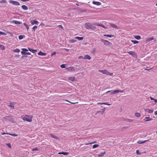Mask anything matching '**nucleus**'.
Instances as JSON below:
<instances>
[{
  "mask_svg": "<svg viewBox=\"0 0 157 157\" xmlns=\"http://www.w3.org/2000/svg\"><path fill=\"white\" fill-rule=\"evenodd\" d=\"M85 27L87 29H91L94 30L96 29V27L93 26L91 23L88 22H86L84 24Z\"/></svg>",
  "mask_w": 157,
  "mask_h": 157,
  "instance_id": "nucleus-1",
  "label": "nucleus"
},
{
  "mask_svg": "<svg viewBox=\"0 0 157 157\" xmlns=\"http://www.w3.org/2000/svg\"><path fill=\"white\" fill-rule=\"evenodd\" d=\"M33 116L26 115L25 117L22 118L23 120L24 121H26L28 122H31L32 121Z\"/></svg>",
  "mask_w": 157,
  "mask_h": 157,
  "instance_id": "nucleus-2",
  "label": "nucleus"
},
{
  "mask_svg": "<svg viewBox=\"0 0 157 157\" xmlns=\"http://www.w3.org/2000/svg\"><path fill=\"white\" fill-rule=\"evenodd\" d=\"M101 41L102 43H104V44L106 45L110 46L112 44L111 42L107 40H104V39H101Z\"/></svg>",
  "mask_w": 157,
  "mask_h": 157,
  "instance_id": "nucleus-3",
  "label": "nucleus"
},
{
  "mask_svg": "<svg viewBox=\"0 0 157 157\" xmlns=\"http://www.w3.org/2000/svg\"><path fill=\"white\" fill-rule=\"evenodd\" d=\"M3 119L6 121H13V117L12 116H7L4 117Z\"/></svg>",
  "mask_w": 157,
  "mask_h": 157,
  "instance_id": "nucleus-4",
  "label": "nucleus"
},
{
  "mask_svg": "<svg viewBox=\"0 0 157 157\" xmlns=\"http://www.w3.org/2000/svg\"><path fill=\"white\" fill-rule=\"evenodd\" d=\"M9 2L10 3L13 4L14 5L19 6L20 5V3L17 1L10 0Z\"/></svg>",
  "mask_w": 157,
  "mask_h": 157,
  "instance_id": "nucleus-5",
  "label": "nucleus"
},
{
  "mask_svg": "<svg viewBox=\"0 0 157 157\" xmlns=\"http://www.w3.org/2000/svg\"><path fill=\"white\" fill-rule=\"evenodd\" d=\"M66 69L69 71H75V68L73 67H69L67 68Z\"/></svg>",
  "mask_w": 157,
  "mask_h": 157,
  "instance_id": "nucleus-6",
  "label": "nucleus"
},
{
  "mask_svg": "<svg viewBox=\"0 0 157 157\" xmlns=\"http://www.w3.org/2000/svg\"><path fill=\"white\" fill-rule=\"evenodd\" d=\"M144 109L146 112H147L148 113H151L153 112V110H151L150 109H145L144 108Z\"/></svg>",
  "mask_w": 157,
  "mask_h": 157,
  "instance_id": "nucleus-7",
  "label": "nucleus"
},
{
  "mask_svg": "<svg viewBox=\"0 0 157 157\" xmlns=\"http://www.w3.org/2000/svg\"><path fill=\"white\" fill-rule=\"evenodd\" d=\"M128 53L131 55H132L134 57H135V56H136V54L135 52L134 51H130L128 52Z\"/></svg>",
  "mask_w": 157,
  "mask_h": 157,
  "instance_id": "nucleus-8",
  "label": "nucleus"
},
{
  "mask_svg": "<svg viewBox=\"0 0 157 157\" xmlns=\"http://www.w3.org/2000/svg\"><path fill=\"white\" fill-rule=\"evenodd\" d=\"M149 140H144V141L139 140L137 141V143L139 144H143L145 143L147 141H148Z\"/></svg>",
  "mask_w": 157,
  "mask_h": 157,
  "instance_id": "nucleus-9",
  "label": "nucleus"
},
{
  "mask_svg": "<svg viewBox=\"0 0 157 157\" xmlns=\"http://www.w3.org/2000/svg\"><path fill=\"white\" fill-rule=\"evenodd\" d=\"M152 118H150L149 117H146L144 119V121H145V122H147V121H151V120H152Z\"/></svg>",
  "mask_w": 157,
  "mask_h": 157,
  "instance_id": "nucleus-10",
  "label": "nucleus"
},
{
  "mask_svg": "<svg viewBox=\"0 0 157 157\" xmlns=\"http://www.w3.org/2000/svg\"><path fill=\"white\" fill-rule=\"evenodd\" d=\"M92 3L94 4L97 6H99L101 5V3L98 2H96L95 1H93Z\"/></svg>",
  "mask_w": 157,
  "mask_h": 157,
  "instance_id": "nucleus-11",
  "label": "nucleus"
},
{
  "mask_svg": "<svg viewBox=\"0 0 157 157\" xmlns=\"http://www.w3.org/2000/svg\"><path fill=\"white\" fill-rule=\"evenodd\" d=\"M110 25L113 28H114L115 29H118V26L116 25L113 24H110Z\"/></svg>",
  "mask_w": 157,
  "mask_h": 157,
  "instance_id": "nucleus-12",
  "label": "nucleus"
},
{
  "mask_svg": "<svg viewBox=\"0 0 157 157\" xmlns=\"http://www.w3.org/2000/svg\"><path fill=\"white\" fill-rule=\"evenodd\" d=\"M12 22L13 23H14L16 25L20 24L22 23V22H20V21L16 20H13Z\"/></svg>",
  "mask_w": 157,
  "mask_h": 157,
  "instance_id": "nucleus-13",
  "label": "nucleus"
},
{
  "mask_svg": "<svg viewBox=\"0 0 157 157\" xmlns=\"http://www.w3.org/2000/svg\"><path fill=\"white\" fill-rule=\"evenodd\" d=\"M84 59H85L90 60L91 59V57L88 55H86L85 56Z\"/></svg>",
  "mask_w": 157,
  "mask_h": 157,
  "instance_id": "nucleus-14",
  "label": "nucleus"
},
{
  "mask_svg": "<svg viewBox=\"0 0 157 157\" xmlns=\"http://www.w3.org/2000/svg\"><path fill=\"white\" fill-rule=\"evenodd\" d=\"M14 104H15L14 102L10 103V105H8V106L9 107H11L12 109H14Z\"/></svg>",
  "mask_w": 157,
  "mask_h": 157,
  "instance_id": "nucleus-15",
  "label": "nucleus"
},
{
  "mask_svg": "<svg viewBox=\"0 0 157 157\" xmlns=\"http://www.w3.org/2000/svg\"><path fill=\"white\" fill-rule=\"evenodd\" d=\"M28 49L29 51L33 52V53H35L36 52H37V50L36 49H33L29 48H28Z\"/></svg>",
  "mask_w": 157,
  "mask_h": 157,
  "instance_id": "nucleus-16",
  "label": "nucleus"
},
{
  "mask_svg": "<svg viewBox=\"0 0 157 157\" xmlns=\"http://www.w3.org/2000/svg\"><path fill=\"white\" fill-rule=\"evenodd\" d=\"M154 39V38L153 37H151L149 38H148L147 39H146V42L147 43L150 41H151L152 40H153Z\"/></svg>",
  "mask_w": 157,
  "mask_h": 157,
  "instance_id": "nucleus-17",
  "label": "nucleus"
},
{
  "mask_svg": "<svg viewBox=\"0 0 157 157\" xmlns=\"http://www.w3.org/2000/svg\"><path fill=\"white\" fill-rule=\"evenodd\" d=\"M31 22L32 24L33 25L35 24H37L38 23V22L37 21L32 20L31 21Z\"/></svg>",
  "mask_w": 157,
  "mask_h": 157,
  "instance_id": "nucleus-18",
  "label": "nucleus"
},
{
  "mask_svg": "<svg viewBox=\"0 0 157 157\" xmlns=\"http://www.w3.org/2000/svg\"><path fill=\"white\" fill-rule=\"evenodd\" d=\"M105 108L104 107V109H101L103 110L102 111H97L95 115H96L97 114L99 113H101V114H102L104 112V111H105Z\"/></svg>",
  "mask_w": 157,
  "mask_h": 157,
  "instance_id": "nucleus-19",
  "label": "nucleus"
},
{
  "mask_svg": "<svg viewBox=\"0 0 157 157\" xmlns=\"http://www.w3.org/2000/svg\"><path fill=\"white\" fill-rule=\"evenodd\" d=\"M84 38L83 37L77 36L75 38V39H77L79 40H83Z\"/></svg>",
  "mask_w": 157,
  "mask_h": 157,
  "instance_id": "nucleus-20",
  "label": "nucleus"
},
{
  "mask_svg": "<svg viewBox=\"0 0 157 157\" xmlns=\"http://www.w3.org/2000/svg\"><path fill=\"white\" fill-rule=\"evenodd\" d=\"M124 121L127 122H132L133 121V120L131 119H124Z\"/></svg>",
  "mask_w": 157,
  "mask_h": 157,
  "instance_id": "nucleus-21",
  "label": "nucleus"
},
{
  "mask_svg": "<svg viewBox=\"0 0 157 157\" xmlns=\"http://www.w3.org/2000/svg\"><path fill=\"white\" fill-rule=\"evenodd\" d=\"M50 135L52 137L55 139H56V140H57L58 139V138L56 136L54 135L53 134H50Z\"/></svg>",
  "mask_w": 157,
  "mask_h": 157,
  "instance_id": "nucleus-22",
  "label": "nucleus"
},
{
  "mask_svg": "<svg viewBox=\"0 0 157 157\" xmlns=\"http://www.w3.org/2000/svg\"><path fill=\"white\" fill-rule=\"evenodd\" d=\"M38 54L39 55L41 56H45L46 55V53H44L42 52L41 51H40L38 53Z\"/></svg>",
  "mask_w": 157,
  "mask_h": 157,
  "instance_id": "nucleus-23",
  "label": "nucleus"
},
{
  "mask_svg": "<svg viewBox=\"0 0 157 157\" xmlns=\"http://www.w3.org/2000/svg\"><path fill=\"white\" fill-rule=\"evenodd\" d=\"M22 8L24 10H27L28 9V7L25 5H23L21 6Z\"/></svg>",
  "mask_w": 157,
  "mask_h": 157,
  "instance_id": "nucleus-24",
  "label": "nucleus"
},
{
  "mask_svg": "<svg viewBox=\"0 0 157 157\" xmlns=\"http://www.w3.org/2000/svg\"><path fill=\"white\" fill-rule=\"evenodd\" d=\"M119 93V90H114L113 92L111 93L110 94H115L116 93Z\"/></svg>",
  "mask_w": 157,
  "mask_h": 157,
  "instance_id": "nucleus-25",
  "label": "nucleus"
},
{
  "mask_svg": "<svg viewBox=\"0 0 157 157\" xmlns=\"http://www.w3.org/2000/svg\"><path fill=\"white\" fill-rule=\"evenodd\" d=\"M104 36H107V37H109L110 38H112L113 37H114V35H111V34H107V35L105 34L104 35Z\"/></svg>",
  "mask_w": 157,
  "mask_h": 157,
  "instance_id": "nucleus-26",
  "label": "nucleus"
},
{
  "mask_svg": "<svg viewBox=\"0 0 157 157\" xmlns=\"http://www.w3.org/2000/svg\"><path fill=\"white\" fill-rule=\"evenodd\" d=\"M105 153H106V152L105 151L103 152H101V153L100 154L98 155V157H100V156L102 157V156H103L105 154Z\"/></svg>",
  "mask_w": 157,
  "mask_h": 157,
  "instance_id": "nucleus-27",
  "label": "nucleus"
},
{
  "mask_svg": "<svg viewBox=\"0 0 157 157\" xmlns=\"http://www.w3.org/2000/svg\"><path fill=\"white\" fill-rule=\"evenodd\" d=\"M134 37L136 39L139 40L141 39V37L140 36L136 35L134 36Z\"/></svg>",
  "mask_w": 157,
  "mask_h": 157,
  "instance_id": "nucleus-28",
  "label": "nucleus"
},
{
  "mask_svg": "<svg viewBox=\"0 0 157 157\" xmlns=\"http://www.w3.org/2000/svg\"><path fill=\"white\" fill-rule=\"evenodd\" d=\"M69 79L73 82L75 80V78L74 77H70Z\"/></svg>",
  "mask_w": 157,
  "mask_h": 157,
  "instance_id": "nucleus-29",
  "label": "nucleus"
},
{
  "mask_svg": "<svg viewBox=\"0 0 157 157\" xmlns=\"http://www.w3.org/2000/svg\"><path fill=\"white\" fill-rule=\"evenodd\" d=\"M21 54L24 56H23L21 57V58H23V57H26V56H26L27 55V54H26V52H25L23 51H21Z\"/></svg>",
  "mask_w": 157,
  "mask_h": 157,
  "instance_id": "nucleus-30",
  "label": "nucleus"
},
{
  "mask_svg": "<svg viewBox=\"0 0 157 157\" xmlns=\"http://www.w3.org/2000/svg\"><path fill=\"white\" fill-rule=\"evenodd\" d=\"M25 36L24 35H20L19 36V39L20 40L24 38L25 37Z\"/></svg>",
  "mask_w": 157,
  "mask_h": 157,
  "instance_id": "nucleus-31",
  "label": "nucleus"
},
{
  "mask_svg": "<svg viewBox=\"0 0 157 157\" xmlns=\"http://www.w3.org/2000/svg\"><path fill=\"white\" fill-rule=\"evenodd\" d=\"M135 115L137 117H139L140 116V114L138 113H136L135 114Z\"/></svg>",
  "mask_w": 157,
  "mask_h": 157,
  "instance_id": "nucleus-32",
  "label": "nucleus"
},
{
  "mask_svg": "<svg viewBox=\"0 0 157 157\" xmlns=\"http://www.w3.org/2000/svg\"><path fill=\"white\" fill-rule=\"evenodd\" d=\"M13 51L15 52H20L19 49L17 48L13 50Z\"/></svg>",
  "mask_w": 157,
  "mask_h": 157,
  "instance_id": "nucleus-33",
  "label": "nucleus"
},
{
  "mask_svg": "<svg viewBox=\"0 0 157 157\" xmlns=\"http://www.w3.org/2000/svg\"><path fill=\"white\" fill-rule=\"evenodd\" d=\"M100 71V72H101V73H102L104 74H106L107 72V71H106V70H101V71Z\"/></svg>",
  "mask_w": 157,
  "mask_h": 157,
  "instance_id": "nucleus-34",
  "label": "nucleus"
},
{
  "mask_svg": "<svg viewBox=\"0 0 157 157\" xmlns=\"http://www.w3.org/2000/svg\"><path fill=\"white\" fill-rule=\"evenodd\" d=\"M131 41L134 44H138L139 43V42L136 40H131Z\"/></svg>",
  "mask_w": 157,
  "mask_h": 157,
  "instance_id": "nucleus-35",
  "label": "nucleus"
},
{
  "mask_svg": "<svg viewBox=\"0 0 157 157\" xmlns=\"http://www.w3.org/2000/svg\"><path fill=\"white\" fill-rule=\"evenodd\" d=\"M0 48L2 50H4L5 49V47L4 45H0Z\"/></svg>",
  "mask_w": 157,
  "mask_h": 157,
  "instance_id": "nucleus-36",
  "label": "nucleus"
},
{
  "mask_svg": "<svg viewBox=\"0 0 157 157\" xmlns=\"http://www.w3.org/2000/svg\"><path fill=\"white\" fill-rule=\"evenodd\" d=\"M0 3H7V1L6 0H2L0 1Z\"/></svg>",
  "mask_w": 157,
  "mask_h": 157,
  "instance_id": "nucleus-37",
  "label": "nucleus"
},
{
  "mask_svg": "<svg viewBox=\"0 0 157 157\" xmlns=\"http://www.w3.org/2000/svg\"><path fill=\"white\" fill-rule=\"evenodd\" d=\"M99 146V145L97 144H95L93 145V148H96L98 147Z\"/></svg>",
  "mask_w": 157,
  "mask_h": 157,
  "instance_id": "nucleus-38",
  "label": "nucleus"
},
{
  "mask_svg": "<svg viewBox=\"0 0 157 157\" xmlns=\"http://www.w3.org/2000/svg\"><path fill=\"white\" fill-rule=\"evenodd\" d=\"M62 154L64 155H67L69 154V153L67 152H62Z\"/></svg>",
  "mask_w": 157,
  "mask_h": 157,
  "instance_id": "nucleus-39",
  "label": "nucleus"
},
{
  "mask_svg": "<svg viewBox=\"0 0 157 157\" xmlns=\"http://www.w3.org/2000/svg\"><path fill=\"white\" fill-rule=\"evenodd\" d=\"M23 24L24 25H25V27H26V28L27 29V30H28V29H29V26H28V25H27V24H26L25 23H23Z\"/></svg>",
  "mask_w": 157,
  "mask_h": 157,
  "instance_id": "nucleus-40",
  "label": "nucleus"
},
{
  "mask_svg": "<svg viewBox=\"0 0 157 157\" xmlns=\"http://www.w3.org/2000/svg\"><path fill=\"white\" fill-rule=\"evenodd\" d=\"M9 135L13 136H18L16 134H11L9 133Z\"/></svg>",
  "mask_w": 157,
  "mask_h": 157,
  "instance_id": "nucleus-41",
  "label": "nucleus"
},
{
  "mask_svg": "<svg viewBox=\"0 0 157 157\" xmlns=\"http://www.w3.org/2000/svg\"><path fill=\"white\" fill-rule=\"evenodd\" d=\"M76 41L77 40H75L72 39V40H71L70 41V42H71V43H74L76 42Z\"/></svg>",
  "mask_w": 157,
  "mask_h": 157,
  "instance_id": "nucleus-42",
  "label": "nucleus"
},
{
  "mask_svg": "<svg viewBox=\"0 0 157 157\" xmlns=\"http://www.w3.org/2000/svg\"><path fill=\"white\" fill-rule=\"evenodd\" d=\"M60 67L62 68H65V64H63L60 65Z\"/></svg>",
  "mask_w": 157,
  "mask_h": 157,
  "instance_id": "nucleus-43",
  "label": "nucleus"
},
{
  "mask_svg": "<svg viewBox=\"0 0 157 157\" xmlns=\"http://www.w3.org/2000/svg\"><path fill=\"white\" fill-rule=\"evenodd\" d=\"M136 153L137 154V155H141L142 153H140L139 151V150H137L136 151Z\"/></svg>",
  "mask_w": 157,
  "mask_h": 157,
  "instance_id": "nucleus-44",
  "label": "nucleus"
},
{
  "mask_svg": "<svg viewBox=\"0 0 157 157\" xmlns=\"http://www.w3.org/2000/svg\"><path fill=\"white\" fill-rule=\"evenodd\" d=\"M22 50L23 51V52H26L28 51V50L26 48H23L22 49Z\"/></svg>",
  "mask_w": 157,
  "mask_h": 157,
  "instance_id": "nucleus-45",
  "label": "nucleus"
},
{
  "mask_svg": "<svg viewBox=\"0 0 157 157\" xmlns=\"http://www.w3.org/2000/svg\"><path fill=\"white\" fill-rule=\"evenodd\" d=\"M96 143V141H95L93 142H91L90 143H88V144H85L86 145H88V144H94V143Z\"/></svg>",
  "mask_w": 157,
  "mask_h": 157,
  "instance_id": "nucleus-46",
  "label": "nucleus"
},
{
  "mask_svg": "<svg viewBox=\"0 0 157 157\" xmlns=\"http://www.w3.org/2000/svg\"><path fill=\"white\" fill-rule=\"evenodd\" d=\"M6 145H7V146L9 148H11V144L10 143H8V144H6Z\"/></svg>",
  "mask_w": 157,
  "mask_h": 157,
  "instance_id": "nucleus-47",
  "label": "nucleus"
},
{
  "mask_svg": "<svg viewBox=\"0 0 157 157\" xmlns=\"http://www.w3.org/2000/svg\"><path fill=\"white\" fill-rule=\"evenodd\" d=\"M38 148L36 147H35V148L32 149V151H38Z\"/></svg>",
  "mask_w": 157,
  "mask_h": 157,
  "instance_id": "nucleus-48",
  "label": "nucleus"
},
{
  "mask_svg": "<svg viewBox=\"0 0 157 157\" xmlns=\"http://www.w3.org/2000/svg\"><path fill=\"white\" fill-rule=\"evenodd\" d=\"M56 54V52H53L51 54V56H52L55 55Z\"/></svg>",
  "mask_w": 157,
  "mask_h": 157,
  "instance_id": "nucleus-49",
  "label": "nucleus"
},
{
  "mask_svg": "<svg viewBox=\"0 0 157 157\" xmlns=\"http://www.w3.org/2000/svg\"><path fill=\"white\" fill-rule=\"evenodd\" d=\"M0 35H6V33H3L2 32L0 31Z\"/></svg>",
  "mask_w": 157,
  "mask_h": 157,
  "instance_id": "nucleus-50",
  "label": "nucleus"
},
{
  "mask_svg": "<svg viewBox=\"0 0 157 157\" xmlns=\"http://www.w3.org/2000/svg\"><path fill=\"white\" fill-rule=\"evenodd\" d=\"M100 26L101 27H102L104 28H106L105 26L104 25L100 24Z\"/></svg>",
  "mask_w": 157,
  "mask_h": 157,
  "instance_id": "nucleus-51",
  "label": "nucleus"
},
{
  "mask_svg": "<svg viewBox=\"0 0 157 157\" xmlns=\"http://www.w3.org/2000/svg\"><path fill=\"white\" fill-rule=\"evenodd\" d=\"M37 28V26H34L33 28V29L35 31V29Z\"/></svg>",
  "mask_w": 157,
  "mask_h": 157,
  "instance_id": "nucleus-52",
  "label": "nucleus"
},
{
  "mask_svg": "<svg viewBox=\"0 0 157 157\" xmlns=\"http://www.w3.org/2000/svg\"><path fill=\"white\" fill-rule=\"evenodd\" d=\"M58 27H59V28H61L62 29L63 28V27L61 25H59Z\"/></svg>",
  "mask_w": 157,
  "mask_h": 157,
  "instance_id": "nucleus-53",
  "label": "nucleus"
},
{
  "mask_svg": "<svg viewBox=\"0 0 157 157\" xmlns=\"http://www.w3.org/2000/svg\"><path fill=\"white\" fill-rule=\"evenodd\" d=\"M9 133H8L3 132V133H2L1 134L2 135H5V134L9 135Z\"/></svg>",
  "mask_w": 157,
  "mask_h": 157,
  "instance_id": "nucleus-54",
  "label": "nucleus"
},
{
  "mask_svg": "<svg viewBox=\"0 0 157 157\" xmlns=\"http://www.w3.org/2000/svg\"><path fill=\"white\" fill-rule=\"evenodd\" d=\"M84 57H83L82 56H79L78 58V59H84Z\"/></svg>",
  "mask_w": 157,
  "mask_h": 157,
  "instance_id": "nucleus-55",
  "label": "nucleus"
},
{
  "mask_svg": "<svg viewBox=\"0 0 157 157\" xmlns=\"http://www.w3.org/2000/svg\"><path fill=\"white\" fill-rule=\"evenodd\" d=\"M105 104V105H109L110 104H108L107 103H101V104Z\"/></svg>",
  "mask_w": 157,
  "mask_h": 157,
  "instance_id": "nucleus-56",
  "label": "nucleus"
},
{
  "mask_svg": "<svg viewBox=\"0 0 157 157\" xmlns=\"http://www.w3.org/2000/svg\"><path fill=\"white\" fill-rule=\"evenodd\" d=\"M124 92V90H119V92H120V93H123Z\"/></svg>",
  "mask_w": 157,
  "mask_h": 157,
  "instance_id": "nucleus-57",
  "label": "nucleus"
},
{
  "mask_svg": "<svg viewBox=\"0 0 157 157\" xmlns=\"http://www.w3.org/2000/svg\"><path fill=\"white\" fill-rule=\"evenodd\" d=\"M86 10H81L80 12L82 13V12H86Z\"/></svg>",
  "mask_w": 157,
  "mask_h": 157,
  "instance_id": "nucleus-58",
  "label": "nucleus"
},
{
  "mask_svg": "<svg viewBox=\"0 0 157 157\" xmlns=\"http://www.w3.org/2000/svg\"><path fill=\"white\" fill-rule=\"evenodd\" d=\"M112 91V90H109V91H107V92H106L104 94H107L108 93H109L110 92Z\"/></svg>",
  "mask_w": 157,
  "mask_h": 157,
  "instance_id": "nucleus-59",
  "label": "nucleus"
},
{
  "mask_svg": "<svg viewBox=\"0 0 157 157\" xmlns=\"http://www.w3.org/2000/svg\"><path fill=\"white\" fill-rule=\"evenodd\" d=\"M95 25L97 26H100V24L98 23H95Z\"/></svg>",
  "mask_w": 157,
  "mask_h": 157,
  "instance_id": "nucleus-60",
  "label": "nucleus"
},
{
  "mask_svg": "<svg viewBox=\"0 0 157 157\" xmlns=\"http://www.w3.org/2000/svg\"><path fill=\"white\" fill-rule=\"evenodd\" d=\"M128 128V127H123L121 128V130H123L124 128Z\"/></svg>",
  "mask_w": 157,
  "mask_h": 157,
  "instance_id": "nucleus-61",
  "label": "nucleus"
},
{
  "mask_svg": "<svg viewBox=\"0 0 157 157\" xmlns=\"http://www.w3.org/2000/svg\"><path fill=\"white\" fill-rule=\"evenodd\" d=\"M26 54H27V55H31V53L29 52H26Z\"/></svg>",
  "mask_w": 157,
  "mask_h": 157,
  "instance_id": "nucleus-62",
  "label": "nucleus"
},
{
  "mask_svg": "<svg viewBox=\"0 0 157 157\" xmlns=\"http://www.w3.org/2000/svg\"><path fill=\"white\" fill-rule=\"evenodd\" d=\"M154 114L155 115H157V111H156L155 112Z\"/></svg>",
  "mask_w": 157,
  "mask_h": 157,
  "instance_id": "nucleus-63",
  "label": "nucleus"
},
{
  "mask_svg": "<svg viewBox=\"0 0 157 157\" xmlns=\"http://www.w3.org/2000/svg\"><path fill=\"white\" fill-rule=\"evenodd\" d=\"M150 98L151 100H154L155 99H154V98H152L151 97H150Z\"/></svg>",
  "mask_w": 157,
  "mask_h": 157,
  "instance_id": "nucleus-64",
  "label": "nucleus"
}]
</instances>
